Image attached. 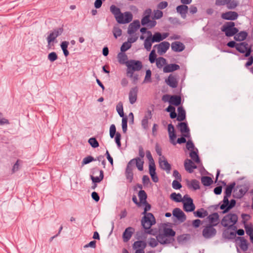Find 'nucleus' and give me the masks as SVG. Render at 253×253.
Instances as JSON below:
<instances>
[{
    "instance_id": "nucleus-47",
    "label": "nucleus",
    "mask_w": 253,
    "mask_h": 253,
    "mask_svg": "<svg viewBox=\"0 0 253 253\" xmlns=\"http://www.w3.org/2000/svg\"><path fill=\"white\" fill-rule=\"evenodd\" d=\"M138 196L139 197L140 203L141 204L145 203L146 202L147 196L145 191L142 190H140L138 193Z\"/></svg>"
},
{
    "instance_id": "nucleus-7",
    "label": "nucleus",
    "mask_w": 253,
    "mask_h": 253,
    "mask_svg": "<svg viewBox=\"0 0 253 253\" xmlns=\"http://www.w3.org/2000/svg\"><path fill=\"white\" fill-rule=\"evenodd\" d=\"M236 50L241 53H245V57H247L250 56L252 47L244 42L237 44Z\"/></svg>"
},
{
    "instance_id": "nucleus-18",
    "label": "nucleus",
    "mask_w": 253,
    "mask_h": 253,
    "mask_svg": "<svg viewBox=\"0 0 253 253\" xmlns=\"http://www.w3.org/2000/svg\"><path fill=\"white\" fill-rule=\"evenodd\" d=\"M238 17V14L235 11H229L221 14L222 19L228 20H235L237 19Z\"/></svg>"
},
{
    "instance_id": "nucleus-10",
    "label": "nucleus",
    "mask_w": 253,
    "mask_h": 253,
    "mask_svg": "<svg viewBox=\"0 0 253 253\" xmlns=\"http://www.w3.org/2000/svg\"><path fill=\"white\" fill-rule=\"evenodd\" d=\"M216 233V229L212 225L206 226L203 230L202 234L206 239H210L214 237Z\"/></svg>"
},
{
    "instance_id": "nucleus-1",
    "label": "nucleus",
    "mask_w": 253,
    "mask_h": 253,
    "mask_svg": "<svg viewBox=\"0 0 253 253\" xmlns=\"http://www.w3.org/2000/svg\"><path fill=\"white\" fill-rule=\"evenodd\" d=\"M144 161L139 158H135L131 159L127 163L125 170V176L126 179L129 183L132 181L133 179V170L136 166L139 171L143 170Z\"/></svg>"
},
{
    "instance_id": "nucleus-4",
    "label": "nucleus",
    "mask_w": 253,
    "mask_h": 253,
    "mask_svg": "<svg viewBox=\"0 0 253 253\" xmlns=\"http://www.w3.org/2000/svg\"><path fill=\"white\" fill-rule=\"evenodd\" d=\"M238 216L235 213H229L222 218L221 223L224 227H231L236 224Z\"/></svg>"
},
{
    "instance_id": "nucleus-21",
    "label": "nucleus",
    "mask_w": 253,
    "mask_h": 253,
    "mask_svg": "<svg viewBox=\"0 0 253 253\" xmlns=\"http://www.w3.org/2000/svg\"><path fill=\"white\" fill-rule=\"evenodd\" d=\"M159 243L161 244H167L172 242L173 240V238H169L164 235L163 233H161L157 236Z\"/></svg>"
},
{
    "instance_id": "nucleus-30",
    "label": "nucleus",
    "mask_w": 253,
    "mask_h": 253,
    "mask_svg": "<svg viewBox=\"0 0 253 253\" xmlns=\"http://www.w3.org/2000/svg\"><path fill=\"white\" fill-rule=\"evenodd\" d=\"M152 118V114L150 111H148V115H145L141 121V126L142 127L147 129L148 128V120Z\"/></svg>"
},
{
    "instance_id": "nucleus-34",
    "label": "nucleus",
    "mask_w": 253,
    "mask_h": 253,
    "mask_svg": "<svg viewBox=\"0 0 253 253\" xmlns=\"http://www.w3.org/2000/svg\"><path fill=\"white\" fill-rule=\"evenodd\" d=\"M178 116L177 120L179 122L184 121L186 118L185 111L182 107H179L177 109Z\"/></svg>"
},
{
    "instance_id": "nucleus-44",
    "label": "nucleus",
    "mask_w": 253,
    "mask_h": 253,
    "mask_svg": "<svg viewBox=\"0 0 253 253\" xmlns=\"http://www.w3.org/2000/svg\"><path fill=\"white\" fill-rule=\"evenodd\" d=\"M201 182L204 186H209L212 183L213 181L210 177L204 176L201 177Z\"/></svg>"
},
{
    "instance_id": "nucleus-46",
    "label": "nucleus",
    "mask_w": 253,
    "mask_h": 253,
    "mask_svg": "<svg viewBox=\"0 0 253 253\" xmlns=\"http://www.w3.org/2000/svg\"><path fill=\"white\" fill-rule=\"evenodd\" d=\"M69 42L67 41L62 42L61 43V47L63 50L64 55L67 57L69 55V52L67 50Z\"/></svg>"
},
{
    "instance_id": "nucleus-11",
    "label": "nucleus",
    "mask_w": 253,
    "mask_h": 253,
    "mask_svg": "<svg viewBox=\"0 0 253 253\" xmlns=\"http://www.w3.org/2000/svg\"><path fill=\"white\" fill-rule=\"evenodd\" d=\"M177 126L182 134V136L188 138L190 137V129L186 123H178Z\"/></svg>"
},
{
    "instance_id": "nucleus-64",
    "label": "nucleus",
    "mask_w": 253,
    "mask_h": 253,
    "mask_svg": "<svg viewBox=\"0 0 253 253\" xmlns=\"http://www.w3.org/2000/svg\"><path fill=\"white\" fill-rule=\"evenodd\" d=\"M116 134V129L115 125H112L110 127V136L111 138H113Z\"/></svg>"
},
{
    "instance_id": "nucleus-57",
    "label": "nucleus",
    "mask_w": 253,
    "mask_h": 253,
    "mask_svg": "<svg viewBox=\"0 0 253 253\" xmlns=\"http://www.w3.org/2000/svg\"><path fill=\"white\" fill-rule=\"evenodd\" d=\"M88 142L93 148H97L99 146V143L95 138L91 137L89 138Z\"/></svg>"
},
{
    "instance_id": "nucleus-5",
    "label": "nucleus",
    "mask_w": 253,
    "mask_h": 253,
    "mask_svg": "<svg viewBox=\"0 0 253 253\" xmlns=\"http://www.w3.org/2000/svg\"><path fill=\"white\" fill-rule=\"evenodd\" d=\"M126 73H131L140 70L142 67V62L138 60H129L126 65Z\"/></svg>"
},
{
    "instance_id": "nucleus-25",
    "label": "nucleus",
    "mask_w": 253,
    "mask_h": 253,
    "mask_svg": "<svg viewBox=\"0 0 253 253\" xmlns=\"http://www.w3.org/2000/svg\"><path fill=\"white\" fill-rule=\"evenodd\" d=\"M208 218L210 222L209 225H212L213 227L217 225L219 222V215L216 212L210 214Z\"/></svg>"
},
{
    "instance_id": "nucleus-26",
    "label": "nucleus",
    "mask_w": 253,
    "mask_h": 253,
    "mask_svg": "<svg viewBox=\"0 0 253 253\" xmlns=\"http://www.w3.org/2000/svg\"><path fill=\"white\" fill-rule=\"evenodd\" d=\"M180 67L176 64H169L166 65L163 68L165 73H170L179 69Z\"/></svg>"
},
{
    "instance_id": "nucleus-52",
    "label": "nucleus",
    "mask_w": 253,
    "mask_h": 253,
    "mask_svg": "<svg viewBox=\"0 0 253 253\" xmlns=\"http://www.w3.org/2000/svg\"><path fill=\"white\" fill-rule=\"evenodd\" d=\"M190 157L191 158L193 161H195L197 163H200V159L197 154L195 151H191L190 153Z\"/></svg>"
},
{
    "instance_id": "nucleus-54",
    "label": "nucleus",
    "mask_w": 253,
    "mask_h": 253,
    "mask_svg": "<svg viewBox=\"0 0 253 253\" xmlns=\"http://www.w3.org/2000/svg\"><path fill=\"white\" fill-rule=\"evenodd\" d=\"M229 197L224 196L223 200V204L220 206V209L223 210L224 211V210H225L226 208L228 207L229 204V201L228 200Z\"/></svg>"
},
{
    "instance_id": "nucleus-19",
    "label": "nucleus",
    "mask_w": 253,
    "mask_h": 253,
    "mask_svg": "<svg viewBox=\"0 0 253 253\" xmlns=\"http://www.w3.org/2000/svg\"><path fill=\"white\" fill-rule=\"evenodd\" d=\"M233 22H228L224 24L222 27V32H239L238 29L235 27Z\"/></svg>"
},
{
    "instance_id": "nucleus-56",
    "label": "nucleus",
    "mask_w": 253,
    "mask_h": 253,
    "mask_svg": "<svg viewBox=\"0 0 253 253\" xmlns=\"http://www.w3.org/2000/svg\"><path fill=\"white\" fill-rule=\"evenodd\" d=\"M126 75L132 79L133 84H135L137 83L139 79L138 75L137 74H134V72H131V73H126Z\"/></svg>"
},
{
    "instance_id": "nucleus-20",
    "label": "nucleus",
    "mask_w": 253,
    "mask_h": 253,
    "mask_svg": "<svg viewBox=\"0 0 253 253\" xmlns=\"http://www.w3.org/2000/svg\"><path fill=\"white\" fill-rule=\"evenodd\" d=\"M137 93L138 88L137 87H133L130 90L128 97L129 101L131 104H133L136 101Z\"/></svg>"
},
{
    "instance_id": "nucleus-55",
    "label": "nucleus",
    "mask_w": 253,
    "mask_h": 253,
    "mask_svg": "<svg viewBox=\"0 0 253 253\" xmlns=\"http://www.w3.org/2000/svg\"><path fill=\"white\" fill-rule=\"evenodd\" d=\"M244 227L246 230V233L249 236L253 234V225L252 224H245Z\"/></svg>"
},
{
    "instance_id": "nucleus-61",
    "label": "nucleus",
    "mask_w": 253,
    "mask_h": 253,
    "mask_svg": "<svg viewBox=\"0 0 253 253\" xmlns=\"http://www.w3.org/2000/svg\"><path fill=\"white\" fill-rule=\"evenodd\" d=\"M57 58V55L55 52H52L48 55V59L51 62H54Z\"/></svg>"
},
{
    "instance_id": "nucleus-28",
    "label": "nucleus",
    "mask_w": 253,
    "mask_h": 253,
    "mask_svg": "<svg viewBox=\"0 0 253 253\" xmlns=\"http://www.w3.org/2000/svg\"><path fill=\"white\" fill-rule=\"evenodd\" d=\"M169 36V33H165L161 35L160 33H155L153 37L152 38V42H160L163 40L166 39Z\"/></svg>"
},
{
    "instance_id": "nucleus-9",
    "label": "nucleus",
    "mask_w": 253,
    "mask_h": 253,
    "mask_svg": "<svg viewBox=\"0 0 253 253\" xmlns=\"http://www.w3.org/2000/svg\"><path fill=\"white\" fill-rule=\"evenodd\" d=\"M184 199L185 200L183 202V209L187 212H191L194 211L195 206L193 204V200L187 195L184 196Z\"/></svg>"
},
{
    "instance_id": "nucleus-60",
    "label": "nucleus",
    "mask_w": 253,
    "mask_h": 253,
    "mask_svg": "<svg viewBox=\"0 0 253 253\" xmlns=\"http://www.w3.org/2000/svg\"><path fill=\"white\" fill-rule=\"evenodd\" d=\"M235 204H236V201L234 199L231 200L230 201V202H229V206H228V207L227 208L225 209V210H224L222 211V213H225L227 212H228L229 210H230L231 209H232L233 207H234L235 206Z\"/></svg>"
},
{
    "instance_id": "nucleus-2",
    "label": "nucleus",
    "mask_w": 253,
    "mask_h": 253,
    "mask_svg": "<svg viewBox=\"0 0 253 253\" xmlns=\"http://www.w3.org/2000/svg\"><path fill=\"white\" fill-rule=\"evenodd\" d=\"M152 11L151 9H146L143 14V17L141 20V24L143 26H147L148 29H152L155 27L157 22L154 19H150Z\"/></svg>"
},
{
    "instance_id": "nucleus-24",
    "label": "nucleus",
    "mask_w": 253,
    "mask_h": 253,
    "mask_svg": "<svg viewBox=\"0 0 253 253\" xmlns=\"http://www.w3.org/2000/svg\"><path fill=\"white\" fill-rule=\"evenodd\" d=\"M171 47V49L175 52H181L185 49V45L180 42H173Z\"/></svg>"
},
{
    "instance_id": "nucleus-42",
    "label": "nucleus",
    "mask_w": 253,
    "mask_h": 253,
    "mask_svg": "<svg viewBox=\"0 0 253 253\" xmlns=\"http://www.w3.org/2000/svg\"><path fill=\"white\" fill-rule=\"evenodd\" d=\"M248 33H237L235 34L234 39L237 41H243L245 40L248 36Z\"/></svg>"
},
{
    "instance_id": "nucleus-23",
    "label": "nucleus",
    "mask_w": 253,
    "mask_h": 253,
    "mask_svg": "<svg viewBox=\"0 0 253 253\" xmlns=\"http://www.w3.org/2000/svg\"><path fill=\"white\" fill-rule=\"evenodd\" d=\"M186 185L188 188L196 190L199 189L200 182L196 179H192L191 180H186Z\"/></svg>"
},
{
    "instance_id": "nucleus-41",
    "label": "nucleus",
    "mask_w": 253,
    "mask_h": 253,
    "mask_svg": "<svg viewBox=\"0 0 253 253\" xmlns=\"http://www.w3.org/2000/svg\"><path fill=\"white\" fill-rule=\"evenodd\" d=\"M235 186V183L233 182L227 185L224 192V196L230 197L233 188Z\"/></svg>"
},
{
    "instance_id": "nucleus-50",
    "label": "nucleus",
    "mask_w": 253,
    "mask_h": 253,
    "mask_svg": "<svg viewBox=\"0 0 253 253\" xmlns=\"http://www.w3.org/2000/svg\"><path fill=\"white\" fill-rule=\"evenodd\" d=\"M163 16V12L160 10H154L153 11V15L152 19H159L161 18Z\"/></svg>"
},
{
    "instance_id": "nucleus-8",
    "label": "nucleus",
    "mask_w": 253,
    "mask_h": 253,
    "mask_svg": "<svg viewBox=\"0 0 253 253\" xmlns=\"http://www.w3.org/2000/svg\"><path fill=\"white\" fill-rule=\"evenodd\" d=\"M133 18V15L130 12H125L116 17V21L119 24H126L131 22Z\"/></svg>"
},
{
    "instance_id": "nucleus-36",
    "label": "nucleus",
    "mask_w": 253,
    "mask_h": 253,
    "mask_svg": "<svg viewBox=\"0 0 253 253\" xmlns=\"http://www.w3.org/2000/svg\"><path fill=\"white\" fill-rule=\"evenodd\" d=\"M118 59L119 62L121 64H127V56L126 53L120 52L118 54Z\"/></svg>"
},
{
    "instance_id": "nucleus-49",
    "label": "nucleus",
    "mask_w": 253,
    "mask_h": 253,
    "mask_svg": "<svg viewBox=\"0 0 253 253\" xmlns=\"http://www.w3.org/2000/svg\"><path fill=\"white\" fill-rule=\"evenodd\" d=\"M116 110L120 117L124 118V113L123 110V104L122 102H120L118 103L116 106Z\"/></svg>"
},
{
    "instance_id": "nucleus-39",
    "label": "nucleus",
    "mask_w": 253,
    "mask_h": 253,
    "mask_svg": "<svg viewBox=\"0 0 253 253\" xmlns=\"http://www.w3.org/2000/svg\"><path fill=\"white\" fill-rule=\"evenodd\" d=\"M164 235L169 238H172L175 235V232L172 229L165 227L162 232Z\"/></svg>"
},
{
    "instance_id": "nucleus-33",
    "label": "nucleus",
    "mask_w": 253,
    "mask_h": 253,
    "mask_svg": "<svg viewBox=\"0 0 253 253\" xmlns=\"http://www.w3.org/2000/svg\"><path fill=\"white\" fill-rule=\"evenodd\" d=\"M188 7L186 5H180L176 7L177 12L179 13L182 17H185L188 12Z\"/></svg>"
},
{
    "instance_id": "nucleus-22",
    "label": "nucleus",
    "mask_w": 253,
    "mask_h": 253,
    "mask_svg": "<svg viewBox=\"0 0 253 253\" xmlns=\"http://www.w3.org/2000/svg\"><path fill=\"white\" fill-rule=\"evenodd\" d=\"M58 33H50L48 36L47 41L48 48H50L52 46H53V43L54 42H57L56 39L60 35Z\"/></svg>"
},
{
    "instance_id": "nucleus-27",
    "label": "nucleus",
    "mask_w": 253,
    "mask_h": 253,
    "mask_svg": "<svg viewBox=\"0 0 253 253\" xmlns=\"http://www.w3.org/2000/svg\"><path fill=\"white\" fill-rule=\"evenodd\" d=\"M140 27V23L138 20H134L128 26L127 32H136Z\"/></svg>"
},
{
    "instance_id": "nucleus-16",
    "label": "nucleus",
    "mask_w": 253,
    "mask_h": 253,
    "mask_svg": "<svg viewBox=\"0 0 253 253\" xmlns=\"http://www.w3.org/2000/svg\"><path fill=\"white\" fill-rule=\"evenodd\" d=\"M135 231L134 229L131 227L126 228L123 234V240L124 242H128L132 237Z\"/></svg>"
},
{
    "instance_id": "nucleus-12",
    "label": "nucleus",
    "mask_w": 253,
    "mask_h": 253,
    "mask_svg": "<svg viewBox=\"0 0 253 253\" xmlns=\"http://www.w3.org/2000/svg\"><path fill=\"white\" fill-rule=\"evenodd\" d=\"M172 214L180 222H183L186 219L185 214L179 208H176L174 209L172 211Z\"/></svg>"
},
{
    "instance_id": "nucleus-59",
    "label": "nucleus",
    "mask_w": 253,
    "mask_h": 253,
    "mask_svg": "<svg viewBox=\"0 0 253 253\" xmlns=\"http://www.w3.org/2000/svg\"><path fill=\"white\" fill-rule=\"evenodd\" d=\"M131 44L127 41L123 43L121 47V50L122 52H125L129 48H130Z\"/></svg>"
},
{
    "instance_id": "nucleus-43",
    "label": "nucleus",
    "mask_w": 253,
    "mask_h": 253,
    "mask_svg": "<svg viewBox=\"0 0 253 253\" xmlns=\"http://www.w3.org/2000/svg\"><path fill=\"white\" fill-rule=\"evenodd\" d=\"M97 172H99L100 174L99 176H91V178L93 182L94 183H98L100 182L103 179L104 177L103 175V171L102 170H99L97 169Z\"/></svg>"
},
{
    "instance_id": "nucleus-14",
    "label": "nucleus",
    "mask_w": 253,
    "mask_h": 253,
    "mask_svg": "<svg viewBox=\"0 0 253 253\" xmlns=\"http://www.w3.org/2000/svg\"><path fill=\"white\" fill-rule=\"evenodd\" d=\"M169 46L170 44L169 42H163L159 44L155 45V47H157L158 53L160 55H162L167 52V51L169 48Z\"/></svg>"
},
{
    "instance_id": "nucleus-62",
    "label": "nucleus",
    "mask_w": 253,
    "mask_h": 253,
    "mask_svg": "<svg viewBox=\"0 0 253 253\" xmlns=\"http://www.w3.org/2000/svg\"><path fill=\"white\" fill-rule=\"evenodd\" d=\"M121 135L120 133L117 132L116 134L115 140V142L117 145V146L119 148H120L121 146Z\"/></svg>"
},
{
    "instance_id": "nucleus-35",
    "label": "nucleus",
    "mask_w": 253,
    "mask_h": 253,
    "mask_svg": "<svg viewBox=\"0 0 253 253\" xmlns=\"http://www.w3.org/2000/svg\"><path fill=\"white\" fill-rule=\"evenodd\" d=\"M238 239L240 241L238 245L240 249L243 251H246L248 249V244L247 240L244 237H238Z\"/></svg>"
},
{
    "instance_id": "nucleus-17",
    "label": "nucleus",
    "mask_w": 253,
    "mask_h": 253,
    "mask_svg": "<svg viewBox=\"0 0 253 253\" xmlns=\"http://www.w3.org/2000/svg\"><path fill=\"white\" fill-rule=\"evenodd\" d=\"M168 130L170 142L173 145H175L176 144V142L175 141V140L176 139V135L175 133L174 126L171 124L168 125Z\"/></svg>"
},
{
    "instance_id": "nucleus-53",
    "label": "nucleus",
    "mask_w": 253,
    "mask_h": 253,
    "mask_svg": "<svg viewBox=\"0 0 253 253\" xmlns=\"http://www.w3.org/2000/svg\"><path fill=\"white\" fill-rule=\"evenodd\" d=\"M158 240L156 237V239L154 238H151L149 239L148 241V245L152 248H155L158 245Z\"/></svg>"
},
{
    "instance_id": "nucleus-6",
    "label": "nucleus",
    "mask_w": 253,
    "mask_h": 253,
    "mask_svg": "<svg viewBox=\"0 0 253 253\" xmlns=\"http://www.w3.org/2000/svg\"><path fill=\"white\" fill-rule=\"evenodd\" d=\"M216 5L223 6L226 5L229 9H234L239 5L238 0H216Z\"/></svg>"
},
{
    "instance_id": "nucleus-45",
    "label": "nucleus",
    "mask_w": 253,
    "mask_h": 253,
    "mask_svg": "<svg viewBox=\"0 0 253 253\" xmlns=\"http://www.w3.org/2000/svg\"><path fill=\"white\" fill-rule=\"evenodd\" d=\"M110 10L111 12L114 15L115 19L121 13L120 9L115 5H112L110 7Z\"/></svg>"
},
{
    "instance_id": "nucleus-3",
    "label": "nucleus",
    "mask_w": 253,
    "mask_h": 253,
    "mask_svg": "<svg viewBox=\"0 0 253 253\" xmlns=\"http://www.w3.org/2000/svg\"><path fill=\"white\" fill-rule=\"evenodd\" d=\"M156 223V220L154 216L152 213L149 212L144 214L141 219V224L145 229H148Z\"/></svg>"
},
{
    "instance_id": "nucleus-31",
    "label": "nucleus",
    "mask_w": 253,
    "mask_h": 253,
    "mask_svg": "<svg viewBox=\"0 0 253 253\" xmlns=\"http://www.w3.org/2000/svg\"><path fill=\"white\" fill-rule=\"evenodd\" d=\"M147 244L146 243L143 241H137L134 242L132 245V248L133 249L135 250H139L143 249L144 250L145 248L146 247Z\"/></svg>"
},
{
    "instance_id": "nucleus-32",
    "label": "nucleus",
    "mask_w": 253,
    "mask_h": 253,
    "mask_svg": "<svg viewBox=\"0 0 253 253\" xmlns=\"http://www.w3.org/2000/svg\"><path fill=\"white\" fill-rule=\"evenodd\" d=\"M181 97L178 95L170 96L169 102L172 105L178 106L181 104Z\"/></svg>"
},
{
    "instance_id": "nucleus-58",
    "label": "nucleus",
    "mask_w": 253,
    "mask_h": 253,
    "mask_svg": "<svg viewBox=\"0 0 253 253\" xmlns=\"http://www.w3.org/2000/svg\"><path fill=\"white\" fill-rule=\"evenodd\" d=\"M157 55L155 53V50L153 49L150 54L149 57V59L151 63H154L157 58H156Z\"/></svg>"
},
{
    "instance_id": "nucleus-37",
    "label": "nucleus",
    "mask_w": 253,
    "mask_h": 253,
    "mask_svg": "<svg viewBox=\"0 0 253 253\" xmlns=\"http://www.w3.org/2000/svg\"><path fill=\"white\" fill-rule=\"evenodd\" d=\"M166 82L169 86L172 88H175L177 85V82L176 79L171 75L169 76L168 80H166Z\"/></svg>"
},
{
    "instance_id": "nucleus-51",
    "label": "nucleus",
    "mask_w": 253,
    "mask_h": 253,
    "mask_svg": "<svg viewBox=\"0 0 253 253\" xmlns=\"http://www.w3.org/2000/svg\"><path fill=\"white\" fill-rule=\"evenodd\" d=\"M170 197L172 200L176 202H180L182 201V197L181 194L179 193L176 194V193H172L171 194Z\"/></svg>"
},
{
    "instance_id": "nucleus-29",
    "label": "nucleus",
    "mask_w": 253,
    "mask_h": 253,
    "mask_svg": "<svg viewBox=\"0 0 253 253\" xmlns=\"http://www.w3.org/2000/svg\"><path fill=\"white\" fill-rule=\"evenodd\" d=\"M184 167L185 169L189 172L191 173L193 172V169L197 168L196 166L193 164L191 160L187 159L184 162Z\"/></svg>"
},
{
    "instance_id": "nucleus-13",
    "label": "nucleus",
    "mask_w": 253,
    "mask_h": 253,
    "mask_svg": "<svg viewBox=\"0 0 253 253\" xmlns=\"http://www.w3.org/2000/svg\"><path fill=\"white\" fill-rule=\"evenodd\" d=\"M159 163L160 168L165 170L167 173H169L171 170V165L168 162L164 156L159 158Z\"/></svg>"
},
{
    "instance_id": "nucleus-38",
    "label": "nucleus",
    "mask_w": 253,
    "mask_h": 253,
    "mask_svg": "<svg viewBox=\"0 0 253 253\" xmlns=\"http://www.w3.org/2000/svg\"><path fill=\"white\" fill-rule=\"evenodd\" d=\"M150 34H152V33H150ZM153 42H152V34H151L150 36H148L145 40L144 41V47L146 48V49L147 51L150 50L152 46V44Z\"/></svg>"
},
{
    "instance_id": "nucleus-15",
    "label": "nucleus",
    "mask_w": 253,
    "mask_h": 253,
    "mask_svg": "<svg viewBox=\"0 0 253 253\" xmlns=\"http://www.w3.org/2000/svg\"><path fill=\"white\" fill-rule=\"evenodd\" d=\"M248 189L244 186H237L234 191V197L236 198H242L247 192Z\"/></svg>"
},
{
    "instance_id": "nucleus-63",
    "label": "nucleus",
    "mask_w": 253,
    "mask_h": 253,
    "mask_svg": "<svg viewBox=\"0 0 253 253\" xmlns=\"http://www.w3.org/2000/svg\"><path fill=\"white\" fill-rule=\"evenodd\" d=\"M178 180H174L172 181V186L174 189H179L182 187V185Z\"/></svg>"
},
{
    "instance_id": "nucleus-48",
    "label": "nucleus",
    "mask_w": 253,
    "mask_h": 253,
    "mask_svg": "<svg viewBox=\"0 0 253 253\" xmlns=\"http://www.w3.org/2000/svg\"><path fill=\"white\" fill-rule=\"evenodd\" d=\"M156 62L157 67L158 68H162L166 64V60L165 58L160 57L156 59Z\"/></svg>"
},
{
    "instance_id": "nucleus-40",
    "label": "nucleus",
    "mask_w": 253,
    "mask_h": 253,
    "mask_svg": "<svg viewBox=\"0 0 253 253\" xmlns=\"http://www.w3.org/2000/svg\"><path fill=\"white\" fill-rule=\"evenodd\" d=\"M194 214L195 216L204 218L208 215V212L204 209H201L194 212Z\"/></svg>"
}]
</instances>
